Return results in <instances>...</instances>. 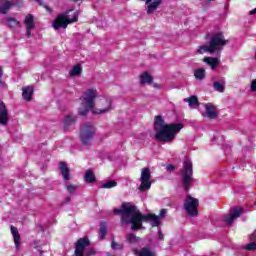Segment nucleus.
Returning a JSON list of instances; mask_svg holds the SVG:
<instances>
[{
  "label": "nucleus",
  "mask_w": 256,
  "mask_h": 256,
  "mask_svg": "<svg viewBox=\"0 0 256 256\" xmlns=\"http://www.w3.org/2000/svg\"><path fill=\"white\" fill-rule=\"evenodd\" d=\"M115 215H121L122 225H132L133 231L143 227V221L150 223L152 227H159L161 219L167 215V209H161L159 215L147 214L143 215L137 206L131 203H123L121 208L114 209Z\"/></svg>",
  "instance_id": "obj_1"
},
{
  "label": "nucleus",
  "mask_w": 256,
  "mask_h": 256,
  "mask_svg": "<svg viewBox=\"0 0 256 256\" xmlns=\"http://www.w3.org/2000/svg\"><path fill=\"white\" fill-rule=\"evenodd\" d=\"M181 129H183V124L181 123L167 124L165 123V120H163V117H155L154 130L156 132L155 137L158 141H163L165 143L173 141V139H175V135H177Z\"/></svg>",
  "instance_id": "obj_2"
},
{
  "label": "nucleus",
  "mask_w": 256,
  "mask_h": 256,
  "mask_svg": "<svg viewBox=\"0 0 256 256\" xmlns=\"http://www.w3.org/2000/svg\"><path fill=\"white\" fill-rule=\"evenodd\" d=\"M210 37L209 45L200 46L197 50V53L203 55V53H210L211 55H221L223 47L229 43V40L225 39L223 32H212L208 34Z\"/></svg>",
  "instance_id": "obj_3"
},
{
  "label": "nucleus",
  "mask_w": 256,
  "mask_h": 256,
  "mask_svg": "<svg viewBox=\"0 0 256 256\" xmlns=\"http://www.w3.org/2000/svg\"><path fill=\"white\" fill-rule=\"evenodd\" d=\"M99 97V92L97 88H89L87 89L81 99V106L78 109V114L82 117H85L89 111H93L95 108V99Z\"/></svg>",
  "instance_id": "obj_4"
},
{
  "label": "nucleus",
  "mask_w": 256,
  "mask_h": 256,
  "mask_svg": "<svg viewBox=\"0 0 256 256\" xmlns=\"http://www.w3.org/2000/svg\"><path fill=\"white\" fill-rule=\"evenodd\" d=\"M79 19V11L69 10L65 14H60L53 22V28L58 29H67V25L71 23H76Z\"/></svg>",
  "instance_id": "obj_5"
},
{
  "label": "nucleus",
  "mask_w": 256,
  "mask_h": 256,
  "mask_svg": "<svg viewBox=\"0 0 256 256\" xmlns=\"http://www.w3.org/2000/svg\"><path fill=\"white\" fill-rule=\"evenodd\" d=\"M193 181V163L189 158L184 160L182 169V187L184 191H189L192 187Z\"/></svg>",
  "instance_id": "obj_6"
},
{
  "label": "nucleus",
  "mask_w": 256,
  "mask_h": 256,
  "mask_svg": "<svg viewBox=\"0 0 256 256\" xmlns=\"http://www.w3.org/2000/svg\"><path fill=\"white\" fill-rule=\"evenodd\" d=\"M113 109V100L107 97H100L97 104L92 109L93 115H105V113H111Z\"/></svg>",
  "instance_id": "obj_7"
},
{
  "label": "nucleus",
  "mask_w": 256,
  "mask_h": 256,
  "mask_svg": "<svg viewBox=\"0 0 256 256\" xmlns=\"http://www.w3.org/2000/svg\"><path fill=\"white\" fill-rule=\"evenodd\" d=\"M95 126L91 122L84 123L80 130V139L83 145H91L95 137Z\"/></svg>",
  "instance_id": "obj_8"
},
{
  "label": "nucleus",
  "mask_w": 256,
  "mask_h": 256,
  "mask_svg": "<svg viewBox=\"0 0 256 256\" xmlns=\"http://www.w3.org/2000/svg\"><path fill=\"white\" fill-rule=\"evenodd\" d=\"M197 207H199V200L191 197V195L188 194L184 200V209L186 213L190 217H197V215H199Z\"/></svg>",
  "instance_id": "obj_9"
},
{
  "label": "nucleus",
  "mask_w": 256,
  "mask_h": 256,
  "mask_svg": "<svg viewBox=\"0 0 256 256\" xmlns=\"http://www.w3.org/2000/svg\"><path fill=\"white\" fill-rule=\"evenodd\" d=\"M242 214L243 209L241 207H234L230 210L228 214H225L223 216V222L228 227H231V225H233V221H235V219H239V217H241Z\"/></svg>",
  "instance_id": "obj_10"
},
{
  "label": "nucleus",
  "mask_w": 256,
  "mask_h": 256,
  "mask_svg": "<svg viewBox=\"0 0 256 256\" xmlns=\"http://www.w3.org/2000/svg\"><path fill=\"white\" fill-rule=\"evenodd\" d=\"M140 187L141 191H149L151 189V170L149 168H143L140 177Z\"/></svg>",
  "instance_id": "obj_11"
},
{
  "label": "nucleus",
  "mask_w": 256,
  "mask_h": 256,
  "mask_svg": "<svg viewBox=\"0 0 256 256\" xmlns=\"http://www.w3.org/2000/svg\"><path fill=\"white\" fill-rule=\"evenodd\" d=\"M89 245H91V243L89 242V239L80 238L76 242L75 255L76 256H83L84 253L87 251V247H89Z\"/></svg>",
  "instance_id": "obj_12"
},
{
  "label": "nucleus",
  "mask_w": 256,
  "mask_h": 256,
  "mask_svg": "<svg viewBox=\"0 0 256 256\" xmlns=\"http://www.w3.org/2000/svg\"><path fill=\"white\" fill-rule=\"evenodd\" d=\"M146 5V13L147 15H153L159 7H161V3L163 0H144Z\"/></svg>",
  "instance_id": "obj_13"
},
{
  "label": "nucleus",
  "mask_w": 256,
  "mask_h": 256,
  "mask_svg": "<svg viewBox=\"0 0 256 256\" xmlns=\"http://www.w3.org/2000/svg\"><path fill=\"white\" fill-rule=\"evenodd\" d=\"M218 114L217 107L211 103L205 104V112L203 113V117H207V119H216Z\"/></svg>",
  "instance_id": "obj_14"
},
{
  "label": "nucleus",
  "mask_w": 256,
  "mask_h": 256,
  "mask_svg": "<svg viewBox=\"0 0 256 256\" xmlns=\"http://www.w3.org/2000/svg\"><path fill=\"white\" fill-rule=\"evenodd\" d=\"M24 24L26 26V37H31V29H35V19L33 15L28 14L24 20Z\"/></svg>",
  "instance_id": "obj_15"
},
{
  "label": "nucleus",
  "mask_w": 256,
  "mask_h": 256,
  "mask_svg": "<svg viewBox=\"0 0 256 256\" xmlns=\"http://www.w3.org/2000/svg\"><path fill=\"white\" fill-rule=\"evenodd\" d=\"M9 123V112L5 103L0 102V125H7Z\"/></svg>",
  "instance_id": "obj_16"
},
{
  "label": "nucleus",
  "mask_w": 256,
  "mask_h": 256,
  "mask_svg": "<svg viewBox=\"0 0 256 256\" xmlns=\"http://www.w3.org/2000/svg\"><path fill=\"white\" fill-rule=\"evenodd\" d=\"M59 171L64 179V181H71V174L69 173V167L67 163L60 162Z\"/></svg>",
  "instance_id": "obj_17"
},
{
  "label": "nucleus",
  "mask_w": 256,
  "mask_h": 256,
  "mask_svg": "<svg viewBox=\"0 0 256 256\" xmlns=\"http://www.w3.org/2000/svg\"><path fill=\"white\" fill-rule=\"evenodd\" d=\"M33 86L22 88V97L25 101H33Z\"/></svg>",
  "instance_id": "obj_18"
},
{
  "label": "nucleus",
  "mask_w": 256,
  "mask_h": 256,
  "mask_svg": "<svg viewBox=\"0 0 256 256\" xmlns=\"http://www.w3.org/2000/svg\"><path fill=\"white\" fill-rule=\"evenodd\" d=\"M204 63H207L209 67H211L212 71H215L216 67L221 63V60L218 58H213V57H205L203 59Z\"/></svg>",
  "instance_id": "obj_19"
},
{
  "label": "nucleus",
  "mask_w": 256,
  "mask_h": 256,
  "mask_svg": "<svg viewBox=\"0 0 256 256\" xmlns=\"http://www.w3.org/2000/svg\"><path fill=\"white\" fill-rule=\"evenodd\" d=\"M11 233L13 235L14 243L16 245V249H19V245L21 243V235H19V230L15 226H11Z\"/></svg>",
  "instance_id": "obj_20"
},
{
  "label": "nucleus",
  "mask_w": 256,
  "mask_h": 256,
  "mask_svg": "<svg viewBox=\"0 0 256 256\" xmlns=\"http://www.w3.org/2000/svg\"><path fill=\"white\" fill-rule=\"evenodd\" d=\"M11 7H13V3H11V1L0 0V13L3 15H5Z\"/></svg>",
  "instance_id": "obj_21"
},
{
  "label": "nucleus",
  "mask_w": 256,
  "mask_h": 256,
  "mask_svg": "<svg viewBox=\"0 0 256 256\" xmlns=\"http://www.w3.org/2000/svg\"><path fill=\"white\" fill-rule=\"evenodd\" d=\"M184 103H188L189 107L192 109L199 107V99L195 95L184 98Z\"/></svg>",
  "instance_id": "obj_22"
},
{
  "label": "nucleus",
  "mask_w": 256,
  "mask_h": 256,
  "mask_svg": "<svg viewBox=\"0 0 256 256\" xmlns=\"http://www.w3.org/2000/svg\"><path fill=\"white\" fill-rule=\"evenodd\" d=\"M140 83L141 85H145V84H151L153 83V76H151V74H149L148 72H144L140 75Z\"/></svg>",
  "instance_id": "obj_23"
},
{
  "label": "nucleus",
  "mask_w": 256,
  "mask_h": 256,
  "mask_svg": "<svg viewBox=\"0 0 256 256\" xmlns=\"http://www.w3.org/2000/svg\"><path fill=\"white\" fill-rule=\"evenodd\" d=\"M135 255L137 256H157L154 251L149 248H142L140 250H135Z\"/></svg>",
  "instance_id": "obj_24"
},
{
  "label": "nucleus",
  "mask_w": 256,
  "mask_h": 256,
  "mask_svg": "<svg viewBox=\"0 0 256 256\" xmlns=\"http://www.w3.org/2000/svg\"><path fill=\"white\" fill-rule=\"evenodd\" d=\"M6 25L7 27H10V29H17V27H19L21 23H19L18 20L13 17H7Z\"/></svg>",
  "instance_id": "obj_25"
},
{
  "label": "nucleus",
  "mask_w": 256,
  "mask_h": 256,
  "mask_svg": "<svg viewBox=\"0 0 256 256\" xmlns=\"http://www.w3.org/2000/svg\"><path fill=\"white\" fill-rule=\"evenodd\" d=\"M194 77L197 79V81H203L205 79L206 74H205V69L203 68H198L194 70Z\"/></svg>",
  "instance_id": "obj_26"
},
{
  "label": "nucleus",
  "mask_w": 256,
  "mask_h": 256,
  "mask_svg": "<svg viewBox=\"0 0 256 256\" xmlns=\"http://www.w3.org/2000/svg\"><path fill=\"white\" fill-rule=\"evenodd\" d=\"M81 73H83V68L81 67V65H76L70 70L69 75L71 77H77L81 75Z\"/></svg>",
  "instance_id": "obj_27"
},
{
  "label": "nucleus",
  "mask_w": 256,
  "mask_h": 256,
  "mask_svg": "<svg viewBox=\"0 0 256 256\" xmlns=\"http://www.w3.org/2000/svg\"><path fill=\"white\" fill-rule=\"evenodd\" d=\"M76 121V118L75 116H71V115H68L64 118V127L65 129H67V127L73 125V123H75Z\"/></svg>",
  "instance_id": "obj_28"
},
{
  "label": "nucleus",
  "mask_w": 256,
  "mask_h": 256,
  "mask_svg": "<svg viewBox=\"0 0 256 256\" xmlns=\"http://www.w3.org/2000/svg\"><path fill=\"white\" fill-rule=\"evenodd\" d=\"M84 179H85L86 183H94L95 174L93 173V171L88 170L84 176Z\"/></svg>",
  "instance_id": "obj_29"
},
{
  "label": "nucleus",
  "mask_w": 256,
  "mask_h": 256,
  "mask_svg": "<svg viewBox=\"0 0 256 256\" xmlns=\"http://www.w3.org/2000/svg\"><path fill=\"white\" fill-rule=\"evenodd\" d=\"M105 235H107V223L102 222L100 224V231H99L100 239H105Z\"/></svg>",
  "instance_id": "obj_30"
},
{
  "label": "nucleus",
  "mask_w": 256,
  "mask_h": 256,
  "mask_svg": "<svg viewBox=\"0 0 256 256\" xmlns=\"http://www.w3.org/2000/svg\"><path fill=\"white\" fill-rule=\"evenodd\" d=\"M66 189L68 193H70V195H75V193L77 192V189H79V186L75 184H66Z\"/></svg>",
  "instance_id": "obj_31"
},
{
  "label": "nucleus",
  "mask_w": 256,
  "mask_h": 256,
  "mask_svg": "<svg viewBox=\"0 0 256 256\" xmlns=\"http://www.w3.org/2000/svg\"><path fill=\"white\" fill-rule=\"evenodd\" d=\"M102 187L103 189H113V187H117V181L115 180L107 181L102 185Z\"/></svg>",
  "instance_id": "obj_32"
},
{
  "label": "nucleus",
  "mask_w": 256,
  "mask_h": 256,
  "mask_svg": "<svg viewBox=\"0 0 256 256\" xmlns=\"http://www.w3.org/2000/svg\"><path fill=\"white\" fill-rule=\"evenodd\" d=\"M213 87L215 91H218V93H225V86L220 82H214Z\"/></svg>",
  "instance_id": "obj_33"
},
{
  "label": "nucleus",
  "mask_w": 256,
  "mask_h": 256,
  "mask_svg": "<svg viewBox=\"0 0 256 256\" xmlns=\"http://www.w3.org/2000/svg\"><path fill=\"white\" fill-rule=\"evenodd\" d=\"M126 240L128 241V243H137V241H139V238H137V236H135L134 234H127L126 236Z\"/></svg>",
  "instance_id": "obj_34"
},
{
  "label": "nucleus",
  "mask_w": 256,
  "mask_h": 256,
  "mask_svg": "<svg viewBox=\"0 0 256 256\" xmlns=\"http://www.w3.org/2000/svg\"><path fill=\"white\" fill-rule=\"evenodd\" d=\"M111 247H112V249L119 251V250L123 249V244H119L115 241H112Z\"/></svg>",
  "instance_id": "obj_35"
},
{
  "label": "nucleus",
  "mask_w": 256,
  "mask_h": 256,
  "mask_svg": "<svg viewBox=\"0 0 256 256\" xmlns=\"http://www.w3.org/2000/svg\"><path fill=\"white\" fill-rule=\"evenodd\" d=\"M245 249L247 251H256V242H251L246 245Z\"/></svg>",
  "instance_id": "obj_36"
},
{
  "label": "nucleus",
  "mask_w": 256,
  "mask_h": 256,
  "mask_svg": "<svg viewBox=\"0 0 256 256\" xmlns=\"http://www.w3.org/2000/svg\"><path fill=\"white\" fill-rule=\"evenodd\" d=\"M96 251L93 248L90 249H86V252L84 254H82V256H92L95 255Z\"/></svg>",
  "instance_id": "obj_37"
},
{
  "label": "nucleus",
  "mask_w": 256,
  "mask_h": 256,
  "mask_svg": "<svg viewBox=\"0 0 256 256\" xmlns=\"http://www.w3.org/2000/svg\"><path fill=\"white\" fill-rule=\"evenodd\" d=\"M166 171H168L169 173L175 171V166H173L172 164H168L166 166Z\"/></svg>",
  "instance_id": "obj_38"
},
{
  "label": "nucleus",
  "mask_w": 256,
  "mask_h": 256,
  "mask_svg": "<svg viewBox=\"0 0 256 256\" xmlns=\"http://www.w3.org/2000/svg\"><path fill=\"white\" fill-rule=\"evenodd\" d=\"M35 2L38 3L41 7L49 10V7L43 3V0H35Z\"/></svg>",
  "instance_id": "obj_39"
},
{
  "label": "nucleus",
  "mask_w": 256,
  "mask_h": 256,
  "mask_svg": "<svg viewBox=\"0 0 256 256\" xmlns=\"http://www.w3.org/2000/svg\"><path fill=\"white\" fill-rule=\"evenodd\" d=\"M251 91H256V79L252 80L251 86H250Z\"/></svg>",
  "instance_id": "obj_40"
},
{
  "label": "nucleus",
  "mask_w": 256,
  "mask_h": 256,
  "mask_svg": "<svg viewBox=\"0 0 256 256\" xmlns=\"http://www.w3.org/2000/svg\"><path fill=\"white\" fill-rule=\"evenodd\" d=\"M158 235H159L160 241H163V233H161V231H159V232H158Z\"/></svg>",
  "instance_id": "obj_41"
},
{
  "label": "nucleus",
  "mask_w": 256,
  "mask_h": 256,
  "mask_svg": "<svg viewBox=\"0 0 256 256\" xmlns=\"http://www.w3.org/2000/svg\"><path fill=\"white\" fill-rule=\"evenodd\" d=\"M72 1H74L75 3H79V1H81V0H72Z\"/></svg>",
  "instance_id": "obj_42"
},
{
  "label": "nucleus",
  "mask_w": 256,
  "mask_h": 256,
  "mask_svg": "<svg viewBox=\"0 0 256 256\" xmlns=\"http://www.w3.org/2000/svg\"><path fill=\"white\" fill-rule=\"evenodd\" d=\"M208 3H211V1H215V0H206Z\"/></svg>",
  "instance_id": "obj_43"
},
{
  "label": "nucleus",
  "mask_w": 256,
  "mask_h": 256,
  "mask_svg": "<svg viewBox=\"0 0 256 256\" xmlns=\"http://www.w3.org/2000/svg\"><path fill=\"white\" fill-rule=\"evenodd\" d=\"M154 87H159V84H154Z\"/></svg>",
  "instance_id": "obj_44"
},
{
  "label": "nucleus",
  "mask_w": 256,
  "mask_h": 256,
  "mask_svg": "<svg viewBox=\"0 0 256 256\" xmlns=\"http://www.w3.org/2000/svg\"><path fill=\"white\" fill-rule=\"evenodd\" d=\"M67 201H71V198H70V197H68V198H67Z\"/></svg>",
  "instance_id": "obj_45"
},
{
  "label": "nucleus",
  "mask_w": 256,
  "mask_h": 256,
  "mask_svg": "<svg viewBox=\"0 0 256 256\" xmlns=\"http://www.w3.org/2000/svg\"><path fill=\"white\" fill-rule=\"evenodd\" d=\"M223 83H225V79H223Z\"/></svg>",
  "instance_id": "obj_46"
}]
</instances>
